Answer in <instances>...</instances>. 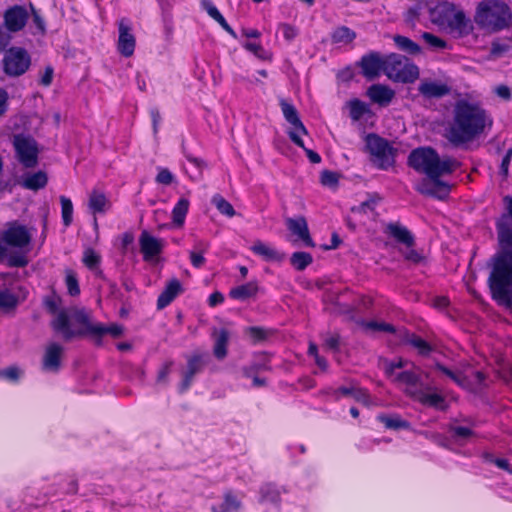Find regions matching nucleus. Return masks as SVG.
<instances>
[{
    "label": "nucleus",
    "instance_id": "obj_63",
    "mask_svg": "<svg viewBox=\"0 0 512 512\" xmlns=\"http://www.w3.org/2000/svg\"><path fill=\"white\" fill-rule=\"evenodd\" d=\"M407 364V361L403 360L402 358H399L397 361H386L385 362V373L388 377H394L397 373H395L396 369H401L405 367Z\"/></svg>",
    "mask_w": 512,
    "mask_h": 512
},
{
    "label": "nucleus",
    "instance_id": "obj_43",
    "mask_svg": "<svg viewBox=\"0 0 512 512\" xmlns=\"http://www.w3.org/2000/svg\"><path fill=\"white\" fill-rule=\"evenodd\" d=\"M434 368L446 375L448 378H450L453 382H455L457 385H459L462 388H467L469 385V381L466 376L462 375L460 372H454L453 370L447 368L440 362H436L434 365Z\"/></svg>",
    "mask_w": 512,
    "mask_h": 512
},
{
    "label": "nucleus",
    "instance_id": "obj_22",
    "mask_svg": "<svg viewBox=\"0 0 512 512\" xmlns=\"http://www.w3.org/2000/svg\"><path fill=\"white\" fill-rule=\"evenodd\" d=\"M385 233L393 237L398 243L411 248L415 245V238L411 231L400 223L390 222L386 225Z\"/></svg>",
    "mask_w": 512,
    "mask_h": 512
},
{
    "label": "nucleus",
    "instance_id": "obj_38",
    "mask_svg": "<svg viewBox=\"0 0 512 512\" xmlns=\"http://www.w3.org/2000/svg\"><path fill=\"white\" fill-rule=\"evenodd\" d=\"M393 41L395 45L403 52H406L410 55H419L422 52L421 47L411 40L410 38L402 35H395L393 37Z\"/></svg>",
    "mask_w": 512,
    "mask_h": 512
},
{
    "label": "nucleus",
    "instance_id": "obj_53",
    "mask_svg": "<svg viewBox=\"0 0 512 512\" xmlns=\"http://www.w3.org/2000/svg\"><path fill=\"white\" fill-rule=\"evenodd\" d=\"M244 368H253L255 370V374H259L263 371L270 369V359L267 354L260 353L255 356L253 362Z\"/></svg>",
    "mask_w": 512,
    "mask_h": 512
},
{
    "label": "nucleus",
    "instance_id": "obj_5",
    "mask_svg": "<svg viewBox=\"0 0 512 512\" xmlns=\"http://www.w3.org/2000/svg\"><path fill=\"white\" fill-rule=\"evenodd\" d=\"M74 320L82 327L79 329H72L71 319L66 310H60L51 321L52 330L60 334L62 339L66 342L74 338L84 337L86 335L92 336L91 329L97 327V324H92L89 314L85 310H78L74 313Z\"/></svg>",
    "mask_w": 512,
    "mask_h": 512
},
{
    "label": "nucleus",
    "instance_id": "obj_40",
    "mask_svg": "<svg viewBox=\"0 0 512 512\" xmlns=\"http://www.w3.org/2000/svg\"><path fill=\"white\" fill-rule=\"evenodd\" d=\"M208 248V243L200 241L195 245V250L189 252L190 263L194 268L200 269L203 267L206 262L204 253L208 250Z\"/></svg>",
    "mask_w": 512,
    "mask_h": 512
},
{
    "label": "nucleus",
    "instance_id": "obj_54",
    "mask_svg": "<svg viewBox=\"0 0 512 512\" xmlns=\"http://www.w3.org/2000/svg\"><path fill=\"white\" fill-rule=\"evenodd\" d=\"M350 117L354 121H358L362 116L368 112L367 105L359 99H353L349 102Z\"/></svg>",
    "mask_w": 512,
    "mask_h": 512
},
{
    "label": "nucleus",
    "instance_id": "obj_59",
    "mask_svg": "<svg viewBox=\"0 0 512 512\" xmlns=\"http://www.w3.org/2000/svg\"><path fill=\"white\" fill-rule=\"evenodd\" d=\"M421 37L430 47L434 49H445L447 47L445 40L435 36L432 33L423 32Z\"/></svg>",
    "mask_w": 512,
    "mask_h": 512
},
{
    "label": "nucleus",
    "instance_id": "obj_3",
    "mask_svg": "<svg viewBox=\"0 0 512 512\" xmlns=\"http://www.w3.org/2000/svg\"><path fill=\"white\" fill-rule=\"evenodd\" d=\"M408 166L427 177H437L451 174L459 162L447 157L440 159L437 151L432 147H418L413 149L407 160Z\"/></svg>",
    "mask_w": 512,
    "mask_h": 512
},
{
    "label": "nucleus",
    "instance_id": "obj_50",
    "mask_svg": "<svg viewBox=\"0 0 512 512\" xmlns=\"http://www.w3.org/2000/svg\"><path fill=\"white\" fill-rule=\"evenodd\" d=\"M446 24L451 28L457 29L459 31H465L468 27L469 20L467 19L465 13L461 10H454L451 19H445Z\"/></svg>",
    "mask_w": 512,
    "mask_h": 512
},
{
    "label": "nucleus",
    "instance_id": "obj_28",
    "mask_svg": "<svg viewBox=\"0 0 512 512\" xmlns=\"http://www.w3.org/2000/svg\"><path fill=\"white\" fill-rule=\"evenodd\" d=\"M418 91L421 95L429 99L441 98L450 92V88L446 84L425 80L420 83Z\"/></svg>",
    "mask_w": 512,
    "mask_h": 512
},
{
    "label": "nucleus",
    "instance_id": "obj_56",
    "mask_svg": "<svg viewBox=\"0 0 512 512\" xmlns=\"http://www.w3.org/2000/svg\"><path fill=\"white\" fill-rule=\"evenodd\" d=\"M320 183L329 188H336L339 183V174L330 170H324L320 175Z\"/></svg>",
    "mask_w": 512,
    "mask_h": 512
},
{
    "label": "nucleus",
    "instance_id": "obj_58",
    "mask_svg": "<svg viewBox=\"0 0 512 512\" xmlns=\"http://www.w3.org/2000/svg\"><path fill=\"white\" fill-rule=\"evenodd\" d=\"M363 327L371 331H383L388 333H394L395 327L391 324L377 321H368L362 323Z\"/></svg>",
    "mask_w": 512,
    "mask_h": 512
},
{
    "label": "nucleus",
    "instance_id": "obj_31",
    "mask_svg": "<svg viewBox=\"0 0 512 512\" xmlns=\"http://www.w3.org/2000/svg\"><path fill=\"white\" fill-rule=\"evenodd\" d=\"M109 206V200L103 192L92 190L89 195L88 208L93 215L104 214Z\"/></svg>",
    "mask_w": 512,
    "mask_h": 512
},
{
    "label": "nucleus",
    "instance_id": "obj_61",
    "mask_svg": "<svg viewBox=\"0 0 512 512\" xmlns=\"http://www.w3.org/2000/svg\"><path fill=\"white\" fill-rule=\"evenodd\" d=\"M155 180L158 184L169 186L174 182L175 177L168 168L159 167Z\"/></svg>",
    "mask_w": 512,
    "mask_h": 512
},
{
    "label": "nucleus",
    "instance_id": "obj_9",
    "mask_svg": "<svg viewBox=\"0 0 512 512\" xmlns=\"http://www.w3.org/2000/svg\"><path fill=\"white\" fill-rule=\"evenodd\" d=\"M13 146L18 161L25 168H34L38 164L39 150L34 138L17 134L13 138Z\"/></svg>",
    "mask_w": 512,
    "mask_h": 512
},
{
    "label": "nucleus",
    "instance_id": "obj_48",
    "mask_svg": "<svg viewBox=\"0 0 512 512\" xmlns=\"http://www.w3.org/2000/svg\"><path fill=\"white\" fill-rule=\"evenodd\" d=\"M313 261V257L308 252H294L290 256V263L299 271L304 270L308 267Z\"/></svg>",
    "mask_w": 512,
    "mask_h": 512
},
{
    "label": "nucleus",
    "instance_id": "obj_37",
    "mask_svg": "<svg viewBox=\"0 0 512 512\" xmlns=\"http://www.w3.org/2000/svg\"><path fill=\"white\" fill-rule=\"evenodd\" d=\"M454 10L455 5L453 3L444 1L437 4L434 8H432L430 10V14L436 16V23L446 24V20L444 21V19L450 20Z\"/></svg>",
    "mask_w": 512,
    "mask_h": 512
},
{
    "label": "nucleus",
    "instance_id": "obj_20",
    "mask_svg": "<svg viewBox=\"0 0 512 512\" xmlns=\"http://www.w3.org/2000/svg\"><path fill=\"white\" fill-rule=\"evenodd\" d=\"M183 292V285L178 278L174 277L168 280L163 291L157 298V309L162 310L166 308Z\"/></svg>",
    "mask_w": 512,
    "mask_h": 512
},
{
    "label": "nucleus",
    "instance_id": "obj_23",
    "mask_svg": "<svg viewBox=\"0 0 512 512\" xmlns=\"http://www.w3.org/2000/svg\"><path fill=\"white\" fill-rule=\"evenodd\" d=\"M409 395L419 401L421 404L433 407L439 410H445V398L438 393H427L422 388L419 390L409 391Z\"/></svg>",
    "mask_w": 512,
    "mask_h": 512
},
{
    "label": "nucleus",
    "instance_id": "obj_15",
    "mask_svg": "<svg viewBox=\"0 0 512 512\" xmlns=\"http://www.w3.org/2000/svg\"><path fill=\"white\" fill-rule=\"evenodd\" d=\"M118 43L117 50L124 57H130L134 54L136 39L132 33L129 20L122 18L118 23Z\"/></svg>",
    "mask_w": 512,
    "mask_h": 512
},
{
    "label": "nucleus",
    "instance_id": "obj_27",
    "mask_svg": "<svg viewBox=\"0 0 512 512\" xmlns=\"http://www.w3.org/2000/svg\"><path fill=\"white\" fill-rule=\"evenodd\" d=\"M251 251L265 261L281 262L285 259V253L279 252L262 241H256L251 247Z\"/></svg>",
    "mask_w": 512,
    "mask_h": 512
},
{
    "label": "nucleus",
    "instance_id": "obj_42",
    "mask_svg": "<svg viewBox=\"0 0 512 512\" xmlns=\"http://www.w3.org/2000/svg\"><path fill=\"white\" fill-rule=\"evenodd\" d=\"M82 262L85 267L91 271L99 270L97 275L102 276L103 272L99 269L101 264V256L93 248L85 249Z\"/></svg>",
    "mask_w": 512,
    "mask_h": 512
},
{
    "label": "nucleus",
    "instance_id": "obj_10",
    "mask_svg": "<svg viewBox=\"0 0 512 512\" xmlns=\"http://www.w3.org/2000/svg\"><path fill=\"white\" fill-rule=\"evenodd\" d=\"M186 368L181 372V381L178 384V393L184 394L190 390L197 374L203 372L207 364V355L201 352H193L187 357Z\"/></svg>",
    "mask_w": 512,
    "mask_h": 512
},
{
    "label": "nucleus",
    "instance_id": "obj_8",
    "mask_svg": "<svg viewBox=\"0 0 512 512\" xmlns=\"http://www.w3.org/2000/svg\"><path fill=\"white\" fill-rule=\"evenodd\" d=\"M367 149L373 156V162L381 169H388L395 163L396 149L389 142L376 135L367 136Z\"/></svg>",
    "mask_w": 512,
    "mask_h": 512
},
{
    "label": "nucleus",
    "instance_id": "obj_44",
    "mask_svg": "<svg viewBox=\"0 0 512 512\" xmlns=\"http://www.w3.org/2000/svg\"><path fill=\"white\" fill-rule=\"evenodd\" d=\"M356 38V33L347 26H340L336 28L332 34L331 39L333 43L349 44Z\"/></svg>",
    "mask_w": 512,
    "mask_h": 512
},
{
    "label": "nucleus",
    "instance_id": "obj_13",
    "mask_svg": "<svg viewBox=\"0 0 512 512\" xmlns=\"http://www.w3.org/2000/svg\"><path fill=\"white\" fill-rule=\"evenodd\" d=\"M29 16L25 6L17 4L10 6L4 11L3 25L8 32L18 33L25 28Z\"/></svg>",
    "mask_w": 512,
    "mask_h": 512
},
{
    "label": "nucleus",
    "instance_id": "obj_51",
    "mask_svg": "<svg viewBox=\"0 0 512 512\" xmlns=\"http://www.w3.org/2000/svg\"><path fill=\"white\" fill-rule=\"evenodd\" d=\"M261 501L277 503L280 500V493L275 485L267 483L260 488Z\"/></svg>",
    "mask_w": 512,
    "mask_h": 512
},
{
    "label": "nucleus",
    "instance_id": "obj_7",
    "mask_svg": "<svg viewBox=\"0 0 512 512\" xmlns=\"http://www.w3.org/2000/svg\"><path fill=\"white\" fill-rule=\"evenodd\" d=\"M30 66L31 56L25 48L12 46L4 52L2 69L7 76H22L28 71Z\"/></svg>",
    "mask_w": 512,
    "mask_h": 512
},
{
    "label": "nucleus",
    "instance_id": "obj_64",
    "mask_svg": "<svg viewBox=\"0 0 512 512\" xmlns=\"http://www.w3.org/2000/svg\"><path fill=\"white\" fill-rule=\"evenodd\" d=\"M21 371L16 366H9L0 371V377L11 382H17L20 378Z\"/></svg>",
    "mask_w": 512,
    "mask_h": 512
},
{
    "label": "nucleus",
    "instance_id": "obj_1",
    "mask_svg": "<svg viewBox=\"0 0 512 512\" xmlns=\"http://www.w3.org/2000/svg\"><path fill=\"white\" fill-rule=\"evenodd\" d=\"M497 236L500 250L488 262V286L494 300L512 308V225L499 223Z\"/></svg>",
    "mask_w": 512,
    "mask_h": 512
},
{
    "label": "nucleus",
    "instance_id": "obj_19",
    "mask_svg": "<svg viewBox=\"0 0 512 512\" xmlns=\"http://www.w3.org/2000/svg\"><path fill=\"white\" fill-rule=\"evenodd\" d=\"M290 233L296 237L294 243L300 241L305 247H315L304 216L290 218Z\"/></svg>",
    "mask_w": 512,
    "mask_h": 512
},
{
    "label": "nucleus",
    "instance_id": "obj_32",
    "mask_svg": "<svg viewBox=\"0 0 512 512\" xmlns=\"http://www.w3.org/2000/svg\"><path fill=\"white\" fill-rule=\"evenodd\" d=\"M393 382L401 383L408 386L406 393L409 391L419 390L422 387V381L420 375L413 371H403L397 373L393 378Z\"/></svg>",
    "mask_w": 512,
    "mask_h": 512
},
{
    "label": "nucleus",
    "instance_id": "obj_29",
    "mask_svg": "<svg viewBox=\"0 0 512 512\" xmlns=\"http://www.w3.org/2000/svg\"><path fill=\"white\" fill-rule=\"evenodd\" d=\"M242 508V501L233 490L227 489L223 493V501L219 506H212L211 512H238Z\"/></svg>",
    "mask_w": 512,
    "mask_h": 512
},
{
    "label": "nucleus",
    "instance_id": "obj_52",
    "mask_svg": "<svg viewBox=\"0 0 512 512\" xmlns=\"http://www.w3.org/2000/svg\"><path fill=\"white\" fill-rule=\"evenodd\" d=\"M65 283H66L68 294L70 296L75 297L80 294V286H79L77 274L73 270H71V269L66 270Z\"/></svg>",
    "mask_w": 512,
    "mask_h": 512
},
{
    "label": "nucleus",
    "instance_id": "obj_6",
    "mask_svg": "<svg viewBox=\"0 0 512 512\" xmlns=\"http://www.w3.org/2000/svg\"><path fill=\"white\" fill-rule=\"evenodd\" d=\"M384 74L393 82L409 84L419 78V68L408 57L391 53L386 56Z\"/></svg>",
    "mask_w": 512,
    "mask_h": 512
},
{
    "label": "nucleus",
    "instance_id": "obj_45",
    "mask_svg": "<svg viewBox=\"0 0 512 512\" xmlns=\"http://www.w3.org/2000/svg\"><path fill=\"white\" fill-rule=\"evenodd\" d=\"M245 334L250 338L252 344H259L266 341L272 331L260 326H250L245 329Z\"/></svg>",
    "mask_w": 512,
    "mask_h": 512
},
{
    "label": "nucleus",
    "instance_id": "obj_33",
    "mask_svg": "<svg viewBox=\"0 0 512 512\" xmlns=\"http://www.w3.org/2000/svg\"><path fill=\"white\" fill-rule=\"evenodd\" d=\"M92 336L95 338V344L100 346L102 345V337L106 334L111 335L114 338H118L123 334V327L119 324H111L110 326H105L103 324H97V327H93L91 329Z\"/></svg>",
    "mask_w": 512,
    "mask_h": 512
},
{
    "label": "nucleus",
    "instance_id": "obj_17",
    "mask_svg": "<svg viewBox=\"0 0 512 512\" xmlns=\"http://www.w3.org/2000/svg\"><path fill=\"white\" fill-rule=\"evenodd\" d=\"M140 252L146 262L154 260L163 252V240L152 236L148 231L143 230L139 236Z\"/></svg>",
    "mask_w": 512,
    "mask_h": 512
},
{
    "label": "nucleus",
    "instance_id": "obj_36",
    "mask_svg": "<svg viewBox=\"0 0 512 512\" xmlns=\"http://www.w3.org/2000/svg\"><path fill=\"white\" fill-rule=\"evenodd\" d=\"M403 340L417 349L421 356H428L433 351V347L427 341L414 333L405 332Z\"/></svg>",
    "mask_w": 512,
    "mask_h": 512
},
{
    "label": "nucleus",
    "instance_id": "obj_14",
    "mask_svg": "<svg viewBox=\"0 0 512 512\" xmlns=\"http://www.w3.org/2000/svg\"><path fill=\"white\" fill-rule=\"evenodd\" d=\"M441 176L427 177L423 179L417 186L416 190L425 196L444 200L449 196L451 186L449 183L440 179Z\"/></svg>",
    "mask_w": 512,
    "mask_h": 512
},
{
    "label": "nucleus",
    "instance_id": "obj_2",
    "mask_svg": "<svg viewBox=\"0 0 512 512\" xmlns=\"http://www.w3.org/2000/svg\"><path fill=\"white\" fill-rule=\"evenodd\" d=\"M492 125V118L479 103L460 99L453 106L452 120L444 136L451 145L459 147L474 141Z\"/></svg>",
    "mask_w": 512,
    "mask_h": 512
},
{
    "label": "nucleus",
    "instance_id": "obj_11",
    "mask_svg": "<svg viewBox=\"0 0 512 512\" xmlns=\"http://www.w3.org/2000/svg\"><path fill=\"white\" fill-rule=\"evenodd\" d=\"M307 134V129L300 120L296 108L290 105V140L293 141L299 147L304 149L311 163L318 164L321 162L320 155L317 152L306 148L304 146L303 140L301 139V135Z\"/></svg>",
    "mask_w": 512,
    "mask_h": 512
},
{
    "label": "nucleus",
    "instance_id": "obj_49",
    "mask_svg": "<svg viewBox=\"0 0 512 512\" xmlns=\"http://www.w3.org/2000/svg\"><path fill=\"white\" fill-rule=\"evenodd\" d=\"M382 200L381 196H379V194L377 193H374L372 195L369 196V198L365 201H363L360 205L358 206H353L351 208V212L353 213H362V214H367L368 211H374L376 205Z\"/></svg>",
    "mask_w": 512,
    "mask_h": 512
},
{
    "label": "nucleus",
    "instance_id": "obj_18",
    "mask_svg": "<svg viewBox=\"0 0 512 512\" xmlns=\"http://www.w3.org/2000/svg\"><path fill=\"white\" fill-rule=\"evenodd\" d=\"M63 347L52 342L47 345L42 357V370L45 372L57 373L62 366Z\"/></svg>",
    "mask_w": 512,
    "mask_h": 512
},
{
    "label": "nucleus",
    "instance_id": "obj_47",
    "mask_svg": "<svg viewBox=\"0 0 512 512\" xmlns=\"http://www.w3.org/2000/svg\"><path fill=\"white\" fill-rule=\"evenodd\" d=\"M59 199L61 203L62 223L65 227H69L73 222V203L69 197L64 195H61Z\"/></svg>",
    "mask_w": 512,
    "mask_h": 512
},
{
    "label": "nucleus",
    "instance_id": "obj_55",
    "mask_svg": "<svg viewBox=\"0 0 512 512\" xmlns=\"http://www.w3.org/2000/svg\"><path fill=\"white\" fill-rule=\"evenodd\" d=\"M173 365H174L173 360H166L161 364V366L157 372V376H156L157 383L164 384V385L168 384V377H169V374L171 373Z\"/></svg>",
    "mask_w": 512,
    "mask_h": 512
},
{
    "label": "nucleus",
    "instance_id": "obj_12",
    "mask_svg": "<svg viewBox=\"0 0 512 512\" xmlns=\"http://www.w3.org/2000/svg\"><path fill=\"white\" fill-rule=\"evenodd\" d=\"M2 240L10 247L23 248L31 243L32 236L25 225L13 221L3 231Z\"/></svg>",
    "mask_w": 512,
    "mask_h": 512
},
{
    "label": "nucleus",
    "instance_id": "obj_25",
    "mask_svg": "<svg viewBox=\"0 0 512 512\" xmlns=\"http://www.w3.org/2000/svg\"><path fill=\"white\" fill-rule=\"evenodd\" d=\"M200 6L214 21H216L221 26L223 30H225L233 38L237 37L235 30L228 24L225 17L221 14V12L211 0H200Z\"/></svg>",
    "mask_w": 512,
    "mask_h": 512
},
{
    "label": "nucleus",
    "instance_id": "obj_30",
    "mask_svg": "<svg viewBox=\"0 0 512 512\" xmlns=\"http://www.w3.org/2000/svg\"><path fill=\"white\" fill-rule=\"evenodd\" d=\"M48 183V176L44 171H37L34 173H27L24 175L21 186L25 189L38 191L46 187Z\"/></svg>",
    "mask_w": 512,
    "mask_h": 512
},
{
    "label": "nucleus",
    "instance_id": "obj_26",
    "mask_svg": "<svg viewBox=\"0 0 512 512\" xmlns=\"http://www.w3.org/2000/svg\"><path fill=\"white\" fill-rule=\"evenodd\" d=\"M332 394L336 401L339 400V395L341 394L343 396H351L357 402H360L364 405H369L370 403V395L368 391L355 385H351L349 387L341 386L337 390H333Z\"/></svg>",
    "mask_w": 512,
    "mask_h": 512
},
{
    "label": "nucleus",
    "instance_id": "obj_41",
    "mask_svg": "<svg viewBox=\"0 0 512 512\" xmlns=\"http://www.w3.org/2000/svg\"><path fill=\"white\" fill-rule=\"evenodd\" d=\"M377 419L388 429L399 430L407 429L410 427V423L406 420H403L398 415L380 414L377 416Z\"/></svg>",
    "mask_w": 512,
    "mask_h": 512
},
{
    "label": "nucleus",
    "instance_id": "obj_24",
    "mask_svg": "<svg viewBox=\"0 0 512 512\" xmlns=\"http://www.w3.org/2000/svg\"><path fill=\"white\" fill-rule=\"evenodd\" d=\"M212 338L214 339L213 354L216 359L223 360L228 354L230 332L226 328L214 329Z\"/></svg>",
    "mask_w": 512,
    "mask_h": 512
},
{
    "label": "nucleus",
    "instance_id": "obj_60",
    "mask_svg": "<svg viewBox=\"0 0 512 512\" xmlns=\"http://www.w3.org/2000/svg\"><path fill=\"white\" fill-rule=\"evenodd\" d=\"M450 432L456 441L467 440L474 434L470 428L464 426H452Z\"/></svg>",
    "mask_w": 512,
    "mask_h": 512
},
{
    "label": "nucleus",
    "instance_id": "obj_39",
    "mask_svg": "<svg viewBox=\"0 0 512 512\" xmlns=\"http://www.w3.org/2000/svg\"><path fill=\"white\" fill-rule=\"evenodd\" d=\"M257 290V285L249 282L231 289L229 294L233 299L244 301L250 297L255 296Z\"/></svg>",
    "mask_w": 512,
    "mask_h": 512
},
{
    "label": "nucleus",
    "instance_id": "obj_57",
    "mask_svg": "<svg viewBox=\"0 0 512 512\" xmlns=\"http://www.w3.org/2000/svg\"><path fill=\"white\" fill-rule=\"evenodd\" d=\"M423 7H424L423 1H418L417 3H415L414 5L409 7L407 9V11L405 12V21L408 24L414 25L416 20L419 18Z\"/></svg>",
    "mask_w": 512,
    "mask_h": 512
},
{
    "label": "nucleus",
    "instance_id": "obj_34",
    "mask_svg": "<svg viewBox=\"0 0 512 512\" xmlns=\"http://www.w3.org/2000/svg\"><path fill=\"white\" fill-rule=\"evenodd\" d=\"M190 201L186 197H181L175 203L172 209V223L176 227H183L186 216L189 211Z\"/></svg>",
    "mask_w": 512,
    "mask_h": 512
},
{
    "label": "nucleus",
    "instance_id": "obj_21",
    "mask_svg": "<svg viewBox=\"0 0 512 512\" xmlns=\"http://www.w3.org/2000/svg\"><path fill=\"white\" fill-rule=\"evenodd\" d=\"M367 96L381 107L388 106L395 97V91L384 84H373L367 89Z\"/></svg>",
    "mask_w": 512,
    "mask_h": 512
},
{
    "label": "nucleus",
    "instance_id": "obj_16",
    "mask_svg": "<svg viewBox=\"0 0 512 512\" xmlns=\"http://www.w3.org/2000/svg\"><path fill=\"white\" fill-rule=\"evenodd\" d=\"M386 64V57L382 58L379 53L371 52L362 56L359 61V66L362 69V74L367 80L376 79L381 72L384 73V66Z\"/></svg>",
    "mask_w": 512,
    "mask_h": 512
},
{
    "label": "nucleus",
    "instance_id": "obj_46",
    "mask_svg": "<svg viewBox=\"0 0 512 512\" xmlns=\"http://www.w3.org/2000/svg\"><path fill=\"white\" fill-rule=\"evenodd\" d=\"M211 203L222 215H225L227 217H233L236 214L232 204L229 201H227L221 194L213 195Z\"/></svg>",
    "mask_w": 512,
    "mask_h": 512
},
{
    "label": "nucleus",
    "instance_id": "obj_62",
    "mask_svg": "<svg viewBox=\"0 0 512 512\" xmlns=\"http://www.w3.org/2000/svg\"><path fill=\"white\" fill-rule=\"evenodd\" d=\"M510 49V45L501 42V41H493L490 48V55L493 58H500L502 57L506 52H508Z\"/></svg>",
    "mask_w": 512,
    "mask_h": 512
},
{
    "label": "nucleus",
    "instance_id": "obj_35",
    "mask_svg": "<svg viewBox=\"0 0 512 512\" xmlns=\"http://www.w3.org/2000/svg\"><path fill=\"white\" fill-rule=\"evenodd\" d=\"M18 305L19 298L10 288H0V310L9 313L14 311Z\"/></svg>",
    "mask_w": 512,
    "mask_h": 512
},
{
    "label": "nucleus",
    "instance_id": "obj_4",
    "mask_svg": "<svg viewBox=\"0 0 512 512\" xmlns=\"http://www.w3.org/2000/svg\"><path fill=\"white\" fill-rule=\"evenodd\" d=\"M511 20V10L503 2H481L475 14L476 24L490 32H498L509 27Z\"/></svg>",
    "mask_w": 512,
    "mask_h": 512
}]
</instances>
